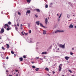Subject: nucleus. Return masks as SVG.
Returning a JSON list of instances; mask_svg holds the SVG:
<instances>
[{"instance_id": "nucleus-14", "label": "nucleus", "mask_w": 76, "mask_h": 76, "mask_svg": "<svg viewBox=\"0 0 76 76\" xmlns=\"http://www.w3.org/2000/svg\"><path fill=\"white\" fill-rule=\"evenodd\" d=\"M45 70H47L48 72V71H49V69H48V68L47 67L45 68Z\"/></svg>"}, {"instance_id": "nucleus-36", "label": "nucleus", "mask_w": 76, "mask_h": 76, "mask_svg": "<svg viewBox=\"0 0 76 76\" xmlns=\"http://www.w3.org/2000/svg\"><path fill=\"white\" fill-rule=\"evenodd\" d=\"M25 34L26 35H28V33H25Z\"/></svg>"}, {"instance_id": "nucleus-28", "label": "nucleus", "mask_w": 76, "mask_h": 76, "mask_svg": "<svg viewBox=\"0 0 76 76\" xmlns=\"http://www.w3.org/2000/svg\"><path fill=\"white\" fill-rule=\"evenodd\" d=\"M70 55H73V53H72V52H70Z\"/></svg>"}, {"instance_id": "nucleus-25", "label": "nucleus", "mask_w": 76, "mask_h": 76, "mask_svg": "<svg viewBox=\"0 0 76 76\" xmlns=\"http://www.w3.org/2000/svg\"><path fill=\"white\" fill-rule=\"evenodd\" d=\"M45 7L46 8H48V5L46 4L45 6Z\"/></svg>"}, {"instance_id": "nucleus-37", "label": "nucleus", "mask_w": 76, "mask_h": 76, "mask_svg": "<svg viewBox=\"0 0 76 76\" xmlns=\"http://www.w3.org/2000/svg\"><path fill=\"white\" fill-rule=\"evenodd\" d=\"M53 74H54L55 73V72L54 71H53Z\"/></svg>"}, {"instance_id": "nucleus-20", "label": "nucleus", "mask_w": 76, "mask_h": 76, "mask_svg": "<svg viewBox=\"0 0 76 76\" xmlns=\"http://www.w3.org/2000/svg\"><path fill=\"white\" fill-rule=\"evenodd\" d=\"M11 53L12 54H15V53L14 52H13L12 51H11Z\"/></svg>"}, {"instance_id": "nucleus-52", "label": "nucleus", "mask_w": 76, "mask_h": 76, "mask_svg": "<svg viewBox=\"0 0 76 76\" xmlns=\"http://www.w3.org/2000/svg\"><path fill=\"white\" fill-rule=\"evenodd\" d=\"M57 15L58 16V14H57Z\"/></svg>"}, {"instance_id": "nucleus-40", "label": "nucleus", "mask_w": 76, "mask_h": 76, "mask_svg": "<svg viewBox=\"0 0 76 76\" xmlns=\"http://www.w3.org/2000/svg\"><path fill=\"white\" fill-rule=\"evenodd\" d=\"M36 58H37V59H38V58H39V57H36Z\"/></svg>"}, {"instance_id": "nucleus-30", "label": "nucleus", "mask_w": 76, "mask_h": 76, "mask_svg": "<svg viewBox=\"0 0 76 76\" xmlns=\"http://www.w3.org/2000/svg\"><path fill=\"white\" fill-rule=\"evenodd\" d=\"M69 72H70L71 73H72V71H71V70H69Z\"/></svg>"}, {"instance_id": "nucleus-55", "label": "nucleus", "mask_w": 76, "mask_h": 76, "mask_svg": "<svg viewBox=\"0 0 76 76\" xmlns=\"http://www.w3.org/2000/svg\"><path fill=\"white\" fill-rule=\"evenodd\" d=\"M0 39H1V37H0Z\"/></svg>"}, {"instance_id": "nucleus-2", "label": "nucleus", "mask_w": 76, "mask_h": 76, "mask_svg": "<svg viewBox=\"0 0 76 76\" xmlns=\"http://www.w3.org/2000/svg\"><path fill=\"white\" fill-rule=\"evenodd\" d=\"M59 46L60 47L62 48H65V45H63L62 44H60L59 45Z\"/></svg>"}, {"instance_id": "nucleus-57", "label": "nucleus", "mask_w": 76, "mask_h": 76, "mask_svg": "<svg viewBox=\"0 0 76 76\" xmlns=\"http://www.w3.org/2000/svg\"><path fill=\"white\" fill-rule=\"evenodd\" d=\"M15 26H16V25H15Z\"/></svg>"}, {"instance_id": "nucleus-42", "label": "nucleus", "mask_w": 76, "mask_h": 76, "mask_svg": "<svg viewBox=\"0 0 76 76\" xmlns=\"http://www.w3.org/2000/svg\"><path fill=\"white\" fill-rule=\"evenodd\" d=\"M35 16L36 17V18H38V16H37V15H35Z\"/></svg>"}, {"instance_id": "nucleus-33", "label": "nucleus", "mask_w": 76, "mask_h": 76, "mask_svg": "<svg viewBox=\"0 0 76 76\" xmlns=\"http://www.w3.org/2000/svg\"><path fill=\"white\" fill-rule=\"evenodd\" d=\"M61 14H60V16L59 17V18H60L61 17Z\"/></svg>"}, {"instance_id": "nucleus-41", "label": "nucleus", "mask_w": 76, "mask_h": 76, "mask_svg": "<svg viewBox=\"0 0 76 76\" xmlns=\"http://www.w3.org/2000/svg\"><path fill=\"white\" fill-rule=\"evenodd\" d=\"M50 5H51L53 4V3H50Z\"/></svg>"}, {"instance_id": "nucleus-47", "label": "nucleus", "mask_w": 76, "mask_h": 76, "mask_svg": "<svg viewBox=\"0 0 76 76\" xmlns=\"http://www.w3.org/2000/svg\"><path fill=\"white\" fill-rule=\"evenodd\" d=\"M16 76H18V74H16Z\"/></svg>"}, {"instance_id": "nucleus-23", "label": "nucleus", "mask_w": 76, "mask_h": 76, "mask_svg": "<svg viewBox=\"0 0 76 76\" xmlns=\"http://www.w3.org/2000/svg\"><path fill=\"white\" fill-rule=\"evenodd\" d=\"M18 13L19 15H21V14L19 12H18Z\"/></svg>"}, {"instance_id": "nucleus-5", "label": "nucleus", "mask_w": 76, "mask_h": 76, "mask_svg": "<svg viewBox=\"0 0 76 76\" xmlns=\"http://www.w3.org/2000/svg\"><path fill=\"white\" fill-rule=\"evenodd\" d=\"M45 23L46 25L48 23V19H47V18H46L45 20Z\"/></svg>"}, {"instance_id": "nucleus-56", "label": "nucleus", "mask_w": 76, "mask_h": 76, "mask_svg": "<svg viewBox=\"0 0 76 76\" xmlns=\"http://www.w3.org/2000/svg\"><path fill=\"white\" fill-rule=\"evenodd\" d=\"M1 31H0V33H1Z\"/></svg>"}, {"instance_id": "nucleus-17", "label": "nucleus", "mask_w": 76, "mask_h": 76, "mask_svg": "<svg viewBox=\"0 0 76 76\" xmlns=\"http://www.w3.org/2000/svg\"><path fill=\"white\" fill-rule=\"evenodd\" d=\"M6 45H7V48H9V44H7Z\"/></svg>"}, {"instance_id": "nucleus-43", "label": "nucleus", "mask_w": 76, "mask_h": 76, "mask_svg": "<svg viewBox=\"0 0 76 76\" xmlns=\"http://www.w3.org/2000/svg\"><path fill=\"white\" fill-rule=\"evenodd\" d=\"M14 56H15V57H16V55L15 54H14Z\"/></svg>"}, {"instance_id": "nucleus-3", "label": "nucleus", "mask_w": 76, "mask_h": 76, "mask_svg": "<svg viewBox=\"0 0 76 76\" xmlns=\"http://www.w3.org/2000/svg\"><path fill=\"white\" fill-rule=\"evenodd\" d=\"M63 66V64H60L59 65V72H60L61 71V67Z\"/></svg>"}, {"instance_id": "nucleus-16", "label": "nucleus", "mask_w": 76, "mask_h": 76, "mask_svg": "<svg viewBox=\"0 0 76 76\" xmlns=\"http://www.w3.org/2000/svg\"><path fill=\"white\" fill-rule=\"evenodd\" d=\"M27 3H30L31 0H26Z\"/></svg>"}, {"instance_id": "nucleus-22", "label": "nucleus", "mask_w": 76, "mask_h": 76, "mask_svg": "<svg viewBox=\"0 0 76 76\" xmlns=\"http://www.w3.org/2000/svg\"><path fill=\"white\" fill-rule=\"evenodd\" d=\"M1 48L3 50H5V48H4L3 47H2Z\"/></svg>"}, {"instance_id": "nucleus-32", "label": "nucleus", "mask_w": 76, "mask_h": 76, "mask_svg": "<svg viewBox=\"0 0 76 76\" xmlns=\"http://www.w3.org/2000/svg\"><path fill=\"white\" fill-rule=\"evenodd\" d=\"M69 4H70V6H72H72H73V5H72V4L69 3Z\"/></svg>"}, {"instance_id": "nucleus-1", "label": "nucleus", "mask_w": 76, "mask_h": 76, "mask_svg": "<svg viewBox=\"0 0 76 76\" xmlns=\"http://www.w3.org/2000/svg\"><path fill=\"white\" fill-rule=\"evenodd\" d=\"M6 27H7V28L6 29L7 31H9V30H10V26L7 24H4V28L6 29Z\"/></svg>"}, {"instance_id": "nucleus-19", "label": "nucleus", "mask_w": 76, "mask_h": 76, "mask_svg": "<svg viewBox=\"0 0 76 76\" xmlns=\"http://www.w3.org/2000/svg\"><path fill=\"white\" fill-rule=\"evenodd\" d=\"M8 24H9V25H10L12 24V23L10 21H9L8 23Z\"/></svg>"}, {"instance_id": "nucleus-46", "label": "nucleus", "mask_w": 76, "mask_h": 76, "mask_svg": "<svg viewBox=\"0 0 76 76\" xmlns=\"http://www.w3.org/2000/svg\"><path fill=\"white\" fill-rule=\"evenodd\" d=\"M57 50H59V48H58L57 49Z\"/></svg>"}, {"instance_id": "nucleus-49", "label": "nucleus", "mask_w": 76, "mask_h": 76, "mask_svg": "<svg viewBox=\"0 0 76 76\" xmlns=\"http://www.w3.org/2000/svg\"><path fill=\"white\" fill-rule=\"evenodd\" d=\"M6 72H9V71H8V70H6Z\"/></svg>"}, {"instance_id": "nucleus-11", "label": "nucleus", "mask_w": 76, "mask_h": 76, "mask_svg": "<svg viewBox=\"0 0 76 76\" xmlns=\"http://www.w3.org/2000/svg\"><path fill=\"white\" fill-rule=\"evenodd\" d=\"M42 54H47V52H43L42 53Z\"/></svg>"}, {"instance_id": "nucleus-27", "label": "nucleus", "mask_w": 76, "mask_h": 76, "mask_svg": "<svg viewBox=\"0 0 76 76\" xmlns=\"http://www.w3.org/2000/svg\"><path fill=\"white\" fill-rule=\"evenodd\" d=\"M32 31H31V30H29V34H31V32Z\"/></svg>"}, {"instance_id": "nucleus-24", "label": "nucleus", "mask_w": 76, "mask_h": 76, "mask_svg": "<svg viewBox=\"0 0 76 76\" xmlns=\"http://www.w3.org/2000/svg\"><path fill=\"white\" fill-rule=\"evenodd\" d=\"M67 17L68 18H70V15H67Z\"/></svg>"}, {"instance_id": "nucleus-9", "label": "nucleus", "mask_w": 76, "mask_h": 76, "mask_svg": "<svg viewBox=\"0 0 76 76\" xmlns=\"http://www.w3.org/2000/svg\"><path fill=\"white\" fill-rule=\"evenodd\" d=\"M36 23L37 25H39V21H37L36 22Z\"/></svg>"}, {"instance_id": "nucleus-4", "label": "nucleus", "mask_w": 76, "mask_h": 76, "mask_svg": "<svg viewBox=\"0 0 76 76\" xmlns=\"http://www.w3.org/2000/svg\"><path fill=\"white\" fill-rule=\"evenodd\" d=\"M64 31L63 30H57L55 32V33H57V32H63Z\"/></svg>"}, {"instance_id": "nucleus-44", "label": "nucleus", "mask_w": 76, "mask_h": 76, "mask_svg": "<svg viewBox=\"0 0 76 76\" xmlns=\"http://www.w3.org/2000/svg\"><path fill=\"white\" fill-rule=\"evenodd\" d=\"M74 49H75V48H72V50H74Z\"/></svg>"}, {"instance_id": "nucleus-54", "label": "nucleus", "mask_w": 76, "mask_h": 76, "mask_svg": "<svg viewBox=\"0 0 76 76\" xmlns=\"http://www.w3.org/2000/svg\"><path fill=\"white\" fill-rule=\"evenodd\" d=\"M50 18L49 17L48 18V19H49Z\"/></svg>"}, {"instance_id": "nucleus-53", "label": "nucleus", "mask_w": 76, "mask_h": 76, "mask_svg": "<svg viewBox=\"0 0 76 76\" xmlns=\"http://www.w3.org/2000/svg\"><path fill=\"white\" fill-rule=\"evenodd\" d=\"M76 28V26H75V28Z\"/></svg>"}, {"instance_id": "nucleus-15", "label": "nucleus", "mask_w": 76, "mask_h": 76, "mask_svg": "<svg viewBox=\"0 0 76 76\" xmlns=\"http://www.w3.org/2000/svg\"><path fill=\"white\" fill-rule=\"evenodd\" d=\"M43 34L44 35L46 34V31H45V30L43 31Z\"/></svg>"}, {"instance_id": "nucleus-31", "label": "nucleus", "mask_w": 76, "mask_h": 76, "mask_svg": "<svg viewBox=\"0 0 76 76\" xmlns=\"http://www.w3.org/2000/svg\"><path fill=\"white\" fill-rule=\"evenodd\" d=\"M23 58H26V56H25V55H24L23 56Z\"/></svg>"}, {"instance_id": "nucleus-18", "label": "nucleus", "mask_w": 76, "mask_h": 76, "mask_svg": "<svg viewBox=\"0 0 76 76\" xmlns=\"http://www.w3.org/2000/svg\"><path fill=\"white\" fill-rule=\"evenodd\" d=\"M36 10L37 11V12H40V11L39 9H36Z\"/></svg>"}, {"instance_id": "nucleus-7", "label": "nucleus", "mask_w": 76, "mask_h": 76, "mask_svg": "<svg viewBox=\"0 0 76 76\" xmlns=\"http://www.w3.org/2000/svg\"><path fill=\"white\" fill-rule=\"evenodd\" d=\"M65 58L66 59V60H68L69 58H70L68 56H66L65 57Z\"/></svg>"}, {"instance_id": "nucleus-26", "label": "nucleus", "mask_w": 76, "mask_h": 76, "mask_svg": "<svg viewBox=\"0 0 76 76\" xmlns=\"http://www.w3.org/2000/svg\"><path fill=\"white\" fill-rule=\"evenodd\" d=\"M32 68H33V69H35V66H32Z\"/></svg>"}, {"instance_id": "nucleus-58", "label": "nucleus", "mask_w": 76, "mask_h": 76, "mask_svg": "<svg viewBox=\"0 0 76 76\" xmlns=\"http://www.w3.org/2000/svg\"><path fill=\"white\" fill-rule=\"evenodd\" d=\"M73 16H75V15H73Z\"/></svg>"}, {"instance_id": "nucleus-50", "label": "nucleus", "mask_w": 76, "mask_h": 76, "mask_svg": "<svg viewBox=\"0 0 76 76\" xmlns=\"http://www.w3.org/2000/svg\"><path fill=\"white\" fill-rule=\"evenodd\" d=\"M23 25L22 24H21V26H22Z\"/></svg>"}, {"instance_id": "nucleus-6", "label": "nucleus", "mask_w": 76, "mask_h": 76, "mask_svg": "<svg viewBox=\"0 0 76 76\" xmlns=\"http://www.w3.org/2000/svg\"><path fill=\"white\" fill-rule=\"evenodd\" d=\"M4 32V30L3 28L1 29V33H3Z\"/></svg>"}, {"instance_id": "nucleus-8", "label": "nucleus", "mask_w": 76, "mask_h": 76, "mask_svg": "<svg viewBox=\"0 0 76 76\" xmlns=\"http://www.w3.org/2000/svg\"><path fill=\"white\" fill-rule=\"evenodd\" d=\"M19 60H20V61H23V58H19Z\"/></svg>"}, {"instance_id": "nucleus-10", "label": "nucleus", "mask_w": 76, "mask_h": 76, "mask_svg": "<svg viewBox=\"0 0 76 76\" xmlns=\"http://www.w3.org/2000/svg\"><path fill=\"white\" fill-rule=\"evenodd\" d=\"M40 26H42V27H43V28H45V27L43 26V25H42V23H40Z\"/></svg>"}, {"instance_id": "nucleus-48", "label": "nucleus", "mask_w": 76, "mask_h": 76, "mask_svg": "<svg viewBox=\"0 0 76 76\" xmlns=\"http://www.w3.org/2000/svg\"><path fill=\"white\" fill-rule=\"evenodd\" d=\"M31 63H32V64H34V62H31Z\"/></svg>"}, {"instance_id": "nucleus-35", "label": "nucleus", "mask_w": 76, "mask_h": 76, "mask_svg": "<svg viewBox=\"0 0 76 76\" xmlns=\"http://www.w3.org/2000/svg\"><path fill=\"white\" fill-rule=\"evenodd\" d=\"M6 59H7V60H8V59H9V57H8V56L6 57Z\"/></svg>"}, {"instance_id": "nucleus-13", "label": "nucleus", "mask_w": 76, "mask_h": 76, "mask_svg": "<svg viewBox=\"0 0 76 76\" xmlns=\"http://www.w3.org/2000/svg\"><path fill=\"white\" fill-rule=\"evenodd\" d=\"M73 26L72 25H71L69 26V28H73Z\"/></svg>"}, {"instance_id": "nucleus-39", "label": "nucleus", "mask_w": 76, "mask_h": 76, "mask_svg": "<svg viewBox=\"0 0 76 76\" xmlns=\"http://www.w3.org/2000/svg\"><path fill=\"white\" fill-rule=\"evenodd\" d=\"M15 72H18V70H15Z\"/></svg>"}, {"instance_id": "nucleus-12", "label": "nucleus", "mask_w": 76, "mask_h": 76, "mask_svg": "<svg viewBox=\"0 0 76 76\" xmlns=\"http://www.w3.org/2000/svg\"><path fill=\"white\" fill-rule=\"evenodd\" d=\"M26 13H31V11H30V10H28L27 11V12H26Z\"/></svg>"}, {"instance_id": "nucleus-45", "label": "nucleus", "mask_w": 76, "mask_h": 76, "mask_svg": "<svg viewBox=\"0 0 76 76\" xmlns=\"http://www.w3.org/2000/svg\"><path fill=\"white\" fill-rule=\"evenodd\" d=\"M47 75H48V76H50V75H49V74H48Z\"/></svg>"}, {"instance_id": "nucleus-29", "label": "nucleus", "mask_w": 76, "mask_h": 76, "mask_svg": "<svg viewBox=\"0 0 76 76\" xmlns=\"http://www.w3.org/2000/svg\"><path fill=\"white\" fill-rule=\"evenodd\" d=\"M15 28L16 30V31H18V28L16 27H15Z\"/></svg>"}, {"instance_id": "nucleus-60", "label": "nucleus", "mask_w": 76, "mask_h": 76, "mask_svg": "<svg viewBox=\"0 0 76 76\" xmlns=\"http://www.w3.org/2000/svg\"><path fill=\"white\" fill-rule=\"evenodd\" d=\"M69 20L70 21V20Z\"/></svg>"}, {"instance_id": "nucleus-21", "label": "nucleus", "mask_w": 76, "mask_h": 76, "mask_svg": "<svg viewBox=\"0 0 76 76\" xmlns=\"http://www.w3.org/2000/svg\"><path fill=\"white\" fill-rule=\"evenodd\" d=\"M38 70H39V69L37 68L35 69L36 71H38Z\"/></svg>"}, {"instance_id": "nucleus-34", "label": "nucleus", "mask_w": 76, "mask_h": 76, "mask_svg": "<svg viewBox=\"0 0 76 76\" xmlns=\"http://www.w3.org/2000/svg\"><path fill=\"white\" fill-rule=\"evenodd\" d=\"M17 26H19V23H17Z\"/></svg>"}, {"instance_id": "nucleus-51", "label": "nucleus", "mask_w": 76, "mask_h": 76, "mask_svg": "<svg viewBox=\"0 0 76 76\" xmlns=\"http://www.w3.org/2000/svg\"><path fill=\"white\" fill-rule=\"evenodd\" d=\"M9 76H12V75H9Z\"/></svg>"}, {"instance_id": "nucleus-59", "label": "nucleus", "mask_w": 76, "mask_h": 76, "mask_svg": "<svg viewBox=\"0 0 76 76\" xmlns=\"http://www.w3.org/2000/svg\"><path fill=\"white\" fill-rule=\"evenodd\" d=\"M58 22H59V20H58Z\"/></svg>"}, {"instance_id": "nucleus-38", "label": "nucleus", "mask_w": 76, "mask_h": 76, "mask_svg": "<svg viewBox=\"0 0 76 76\" xmlns=\"http://www.w3.org/2000/svg\"><path fill=\"white\" fill-rule=\"evenodd\" d=\"M21 34H22V35H24V34L23 33V32H21Z\"/></svg>"}]
</instances>
